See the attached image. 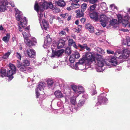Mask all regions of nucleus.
<instances>
[{
  "label": "nucleus",
  "mask_w": 130,
  "mask_h": 130,
  "mask_svg": "<svg viewBox=\"0 0 130 130\" xmlns=\"http://www.w3.org/2000/svg\"><path fill=\"white\" fill-rule=\"evenodd\" d=\"M92 63L95 66V68L97 72H101L104 70L105 68L104 66L105 62L103 56L97 54L96 56V58Z\"/></svg>",
  "instance_id": "nucleus-1"
},
{
  "label": "nucleus",
  "mask_w": 130,
  "mask_h": 130,
  "mask_svg": "<svg viewBox=\"0 0 130 130\" xmlns=\"http://www.w3.org/2000/svg\"><path fill=\"white\" fill-rule=\"evenodd\" d=\"M16 11L15 17L18 21H20L18 23V26L19 30L20 31H22L23 28L26 27L27 25V20L26 18L24 17L22 18V12L19 11L18 9H15Z\"/></svg>",
  "instance_id": "nucleus-2"
},
{
  "label": "nucleus",
  "mask_w": 130,
  "mask_h": 130,
  "mask_svg": "<svg viewBox=\"0 0 130 130\" xmlns=\"http://www.w3.org/2000/svg\"><path fill=\"white\" fill-rule=\"evenodd\" d=\"M39 1V0H36L34 5L35 10L38 12L39 10L41 11H43L44 9L47 8L48 7L52 9L54 7L51 2H49L47 3L45 0H41L39 5L38 3Z\"/></svg>",
  "instance_id": "nucleus-3"
},
{
  "label": "nucleus",
  "mask_w": 130,
  "mask_h": 130,
  "mask_svg": "<svg viewBox=\"0 0 130 130\" xmlns=\"http://www.w3.org/2000/svg\"><path fill=\"white\" fill-rule=\"evenodd\" d=\"M17 67L19 68L21 71L25 72L27 70V67L29 66L30 64L29 61L26 59L24 60L22 64L21 63L20 61L17 60Z\"/></svg>",
  "instance_id": "nucleus-4"
},
{
  "label": "nucleus",
  "mask_w": 130,
  "mask_h": 130,
  "mask_svg": "<svg viewBox=\"0 0 130 130\" xmlns=\"http://www.w3.org/2000/svg\"><path fill=\"white\" fill-rule=\"evenodd\" d=\"M10 69L6 73V76L8 77V81H11L13 78V75L16 72V68L15 67L13 64H9Z\"/></svg>",
  "instance_id": "nucleus-5"
},
{
  "label": "nucleus",
  "mask_w": 130,
  "mask_h": 130,
  "mask_svg": "<svg viewBox=\"0 0 130 130\" xmlns=\"http://www.w3.org/2000/svg\"><path fill=\"white\" fill-rule=\"evenodd\" d=\"M45 86L46 84L44 83H40L38 87L35 89L36 95L37 98H38L40 95H43L44 93L43 91Z\"/></svg>",
  "instance_id": "nucleus-6"
},
{
  "label": "nucleus",
  "mask_w": 130,
  "mask_h": 130,
  "mask_svg": "<svg viewBox=\"0 0 130 130\" xmlns=\"http://www.w3.org/2000/svg\"><path fill=\"white\" fill-rule=\"evenodd\" d=\"M71 87L74 91V95H76L77 96H78L79 94L83 93L85 92L84 88L82 86L73 85L71 86Z\"/></svg>",
  "instance_id": "nucleus-7"
},
{
  "label": "nucleus",
  "mask_w": 130,
  "mask_h": 130,
  "mask_svg": "<svg viewBox=\"0 0 130 130\" xmlns=\"http://www.w3.org/2000/svg\"><path fill=\"white\" fill-rule=\"evenodd\" d=\"M94 52H88L86 53L85 57L86 60L88 62L90 61L93 63L96 58Z\"/></svg>",
  "instance_id": "nucleus-8"
},
{
  "label": "nucleus",
  "mask_w": 130,
  "mask_h": 130,
  "mask_svg": "<svg viewBox=\"0 0 130 130\" xmlns=\"http://www.w3.org/2000/svg\"><path fill=\"white\" fill-rule=\"evenodd\" d=\"M43 35L44 36V38H46L44 41L43 47L44 48H47L50 45L52 39L50 37V35L46 34V32H44Z\"/></svg>",
  "instance_id": "nucleus-9"
},
{
  "label": "nucleus",
  "mask_w": 130,
  "mask_h": 130,
  "mask_svg": "<svg viewBox=\"0 0 130 130\" xmlns=\"http://www.w3.org/2000/svg\"><path fill=\"white\" fill-rule=\"evenodd\" d=\"M119 22L120 23L122 22L124 27H126L128 23V20L129 19L127 14L123 17L121 14H118L117 15Z\"/></svg>",
  "instance_id": "nucleus-10"
},
{
  "label": "nucleus",
  "mask_w": 130,
  "mask_h": 130,
  "mask_svg": "<svg viewBox=\"0 0 130 130\" xmlns=\"http://www.w3.org/2000/svg\"><path fill=\"white\" fill-rule=\"evenodd\" d=\"M103 95V94H102L99 96L98 98V101L96 103V106L104 104L108 101L107 99Z\"/></svg>",
  "instance_id": "nucleus-11"
},
{
  "label": "nucleus",
  "mask_w": 130,
  "mask_h": 130,
  "mask_svg": "<svg viewBox=\"0 0 130 130\" xmlns=\"http://www.w3.org/2000/svg\"><path fill=\"white\" fill-rule=\"evenodd\" d=\"M8 4L7 0H0V12H4L6 10Z\"/></svg>",
  "instance_id": "nucleus-12"
},
{
  "label": "nucleus",
  "mask_w": 130,
  "mask_h": 130,
  "mask_svg": "<svg viewBox=\"0 0 130 130\" xmlns=\"http://www.w3.org/2000/svg\"><path fill=\"white\" fill-rule=\"evenodd\" d=\"M52 53L51 57H53L61 56L64 51V50L63 49L54 51L53 47H52Z\"/></svg>",
  "instance_id": "nucleus-13"
},
{
  "label": "nucleus",
  "mask_w": 130,
  "mask_h": 130,
  "mask_svg": "<svg viewBox=\"0 0 130 130\" xmlns=\"http://www.w3.org/2000/svg\"><path fill=\"white\" fill-rule=\"evenodd\" d=\"M29 28L28 27L26 28L25 31L22 33L23 36L24 38V40L25 43L27 42L29 40V38L30 36V34L29 32Z\"/></svg>",
  "instance_id": "nucleus-14"
},
{
  "label": "nucleus",
  "mask_w": 130,
  "mask_h": 130,
  "mask_svg": "<svg viewBox=\"0 0 130 130\" xmlns=\"http://www.w3.org/2000/svg\"><path fill=\"white\" fill-rule=\"evenodd\" d=\"M65 44V41L62 39L59 40L57 43H53L52 45V47H57L59 49L62 48Z\"/></svg>",
  "instance_id": "nucleus-15"
},
{
  "label": "nucleus",
  "mask_w": 130,
  "mask_h": 130,
  "mask_svg": "<svg viewBox=\"0 0 130 130\" xmlns=\"http://www.w3.org/2000/svg\"><path fill=\"white\" fill-rule=\"evenodd\" d=\"M39 23L42 29H44L46 30L49 27L48 23L45 20H43L42 21Z\"/></svg>",
  "instance_id": "nucleus-16"
},
{
  "label": "nucleus",
  "mask_w": 130,
  "mask_h": 130,
  "mask_svg": "<svg viewBox=\"0 0 130 130\" xmlns=\"http://www.w3.org/2000/svg\"><path fill=\"white\" fill-rule=\"evenodd\" d=\"M89 16L91 18L93 19L95 21H97L99 20V14L96 12H94L92 13H90Z\"/></svg>",
  "instance_id": "nucleus-17"
},
{
  "label": "nucleus",
  "mask_w": 130,
  "mask_h": 130,
  "mask_svg": "<svg viewBox=\"0 0 130 130\" xmlns=\"http://www.w3.org/2000/svg\"><path fill=\"white\" fill-rule=\"evenodd\" d=\"M26 44L29 47L32 45H36L37 44V41L36 39L34 37H33L32 38L31 40L29 39L27 42L26 43Z\"/></svg>",
  "instance_id": "nucleus-18"
},
{
  "label": "nucleus",
  "mask_w": 130,
  "mask_h": 130,
  "mask_svg": "<svg viewBox=\"0 0 130 130\" xmlns=\"http://www.w3.org/2000/svg\"><path fill=\"white\" fill-rule=\"evenodd\" d=\"M28 56L30 57H32L36 54L35 51L33 50L28 48L26 51Z\"/></svg>",
  "instance_id": "nucleus-19"
},
{
  "label": "nucleus",
  "mask_w": 130,
  "mask_h": 130,
  "mask_svg": "<svg viewBox=\"0 0 130 130\" xmlns=\"http://www.w3.org/2000/svg\"><path fill=\"white\" fill-rule=\"evenodd\" d=\"M129 51L126 49H124L122 55V58L124 59H126L129 56Z\"/></svg>",
  "instance_id": "nucleus-20"
},
{
  "label": "nucleus",
  "mask_w": 130,
  "mask_h": 130,
  "mask_svg": "<svg viewBox=\"0 0 130 130\" xmlns=\"http://www.w3.org/2000/svg\"><path fill=\"white\" fill-rule=\"evenodd\" d=\"M109 62L111 63V64L114 66H116L117 64V62L116 58L114 57H111L109 58Z\"/></svg>",
  "instance_id": "nucleus-21"
},
{
  "label": "nucleus",
  "mask_w": 130,
  "mask_h": 130,
  "mask_svg": "<svg viewBox=\"0 0 130 130\" xmlns=\"http://www.w3.org/2000/svg\"><path fill=\"white\" fill-rule=\"evenodd\" d=\"M75 12L76 13L77 18H80L83 17L84 15V10H81L80 9H78L77 10H76Z\"/></svg>",
  "instance_id": "nucleus-22"
},
{
  "label": "nucleus",
  "mask_w": 130,
  "mask_h": 130,
  "mask_svg": "<svg viewBox=\"0 0 130 130\" xmlns=\"http://www.w3.org/2000/svg\"><path fill=\"white\" fill-rule=\"evenodd\" d=\"M48 86L49 88H51L53 86L55 81L51 78L48 79L46 81Z\"/></svg>",
  "instance_id": "nucleus-23"
},
{
  "label": "nucleus",
  "mask_w": 130,
  "mask_h": 130,
  "mask_svg": "<svg viewBox=\"0 0 130 130\" xmlns=\"http://www.w3.org/2000/svg\"><path fill=\"white\" fill-rule=\"evenodd\" d=\"M43 11H41L40 10L38 11V12H37L38 14L39 20V23H40L43 20H44V16L43 15V13L42 12Z\"/></svg>",
  "instance_id": "nucleus-24"
},
{
  "label": "nucleus",
  "mask_w": 130,
  "mask_h": 130,
  "mask_svg": "<svg viewBox=\"0 0 130 130\" xmlns=\"http://www.w3.org/2000/svg\"><path fill=\"white\" fill-rule=\"evenodd\" d=\"M86 28L91 32H93L94 31V28L90 24H87L85 26Z\"/></svg>",
  "instance_id": "nucleus-25"
},
{
  "label": "nucleus",
  "mask_w": 130,
  "mask_h": 130,
  "mask_svg": "<svg viewBox=\"0 0 130 130\" xmlns=\"http://www.w3.org/2000/svg\"><path fill=\"white\" fill-rule=\"evenodd\" d=\"M54 94L58 98H61L63 97V94L60 90L56 91L54 92Z\"/></svg>",
  "instance_id": "nucleus-26"
},
{
  "label": "nucleus",
  "mask_w": 130,
  "mask_h": 130,
  "mask_svg": "<svg viewBox=\"0 0 130 130\" xmlns=\"http://www.w3.org/2000/svg\"><path fill=\"white\" fill-rule=\"evenodd\" d=\"M109 18L106 15L102 14L99 17V20L100 21H109Z\"/></svg>",
  "instance_id": "nucleus-27"
},
{
  "label": "nucleus",
  "mask_w": 130,
  "mask_h": 130,
  "mask_svg": "<svg viewBox=\"0 0 130 130\" xmlns=\"http://www.w3.org/2000/svg\"><path fill=\"white\" fill-rule=\"evenodd\" d=\"M56 3L57 5L60 7H63L65 5L63 0H56Z\"/></svg>",
  "instance_id": "nucleus-28"
},
{
  "label": "nucleus",
  "mask_w": 130,
  "mask_h": 130,
  "mask_svg": "<svg viewBox=\"0 0 130 130\" xmlns=\"http://www.w3.org/2000/svg\"><path fill=\"white\" fill-rule=\"evenodd\" d=\"M121 51L120 50L117 51L115 53V56L118 58L121 59L122 58V55L121 54Z\"/></svg>",
  "instance_id": "nucleus-29"
},
{
  "label": "nucleus",
  "mask_w": 130,
  "mask_h": 130,
  "mask_svg": "<svg viewBox=\"0 0 130 130\" xmlns=\"http://www.w3.org/2000/svg\"><path fill=\"white\" fill-rule=\"evenodd\" d=\"M10 38V34L9 33H7L6 34V36L4 37L3 39V40L6 43H7L9 41Z\"/></svg>",
  "instance_id": "nucleus-30"
},
{
  "label": "nucleus",
  "mask_w": 130,
  "mask_h": 130,
  "mask_svg": "<svg viewBox=\"0 0 130 130\" xmlns=\"http://www.w3.org/2000/svg\"><path fill=\"white\" fill-rule=\"evenodd\" d=\"M68 42L69 46H72L76 48H77V46L76 45L75 42L73 41V39H69L68 40Z\"/></svg>",
  "instance_id": "nucleus-31"
},
{
  "label": "nucleus",
  "mask_w": 130,
  "mask_h": 130,
  "mask_svg": "<svg viewBox=\"0 0 130 130\" xmlns=\"http://www.w3.org/2000/svg\"><path fill=\"white\" fill-rule=\"evenodd\" d=\"M95 86L93 85L92 87L90 88V92L92 95H94L97 93L96 90H95Z\"/></svg>",
  "instance_id": "nucleus-32"
},
{
  "label": "nucleus",
  "mask_w": 130,
  "mask_h": 130,
  "mask_svg": "<svg viewBox=\"0 0 130 130\" xmlns=\"http://www.w3.org/2000/svg\"><path fill=\"white\" fill-rule=\"evenodd\" d=\"M6 70L2 68L0 70V75L2 77L6 76Z\"/></svg>",
  "instance_id": "nucleus-33"
},
{
  "label": "nucleus",
  "mask_w": 130,
  "mask_h": 130,
  "mask_svg": "<svg viewBox=\"0 0 130 130\" xmlns=\"http://www.w3.org/2000/svg\"><path fill=\"white\" fill-rule=\"evenodd\" d=\"M77 96L76 95H74L70 99V102L73 105H75L76 103V97Z\"/></svg>",
  "instance_id": "nucleus-34"
},
{
  "label": "nucleus",
  "mask_w": 130,
  "mask_h": 130,
  "mask_svg": "<svg viewBox=\"0 0 130 130\" xmlns=\"http://www.w3.org/2000/svg\"><path fill=\"white\" fill-rule=\"evenodd\" d=\"M11 53V50H9L3 55L2 58L4 59H7L8 58L9 56Z\"/></svg>",
  "instance_id": "nucleus-35"
},
{
  "label": "nucleus",
  "mask_w": 130,
  "mask_h": 130,
  "mask_svg": "<svg viewBox=\"0 0 130 130\" xmlns=\"http://www.w3.org/2000/svg\"><path fill=\"white\" fill-rule=\"evenodd\" d=\"M96 51L98 52L99 53L102 55H104L105 53V52L104 50L100 48H96Z\"/></svg>",
  "instance_id": "nucleus-36"
},
{
  "label": "nucleus",
  "mask_w": 130,
  "mask_h": 130,
  "mask_svg": "<svg viewBox=\"0 0 130 130\" xmlns=\"http://www.w3.org/2000/svg\"><path fill=\"white\" fill-rule=\"evenodd\" d=\"M71 67L72 69H75L76 70H78L79 69V63L77 62L76 63L74 66L71 64Z\"/></svg>",
  "instance_id": "nucleus-37"
},
{
  "label": "nucleus",
  "mask_w": 130,
  "mask_h": 130,
  "mask_svg": "<svg viewBox=\"0 0 130 130\" xmlns=\"http://www.w3.org/2000/svg\"><path fill=\"white\" fill-rule=\"evenodd\" d=\"M75 57L74 55H72L69 57V61L71 63H74L75 60Z\"/></svg>",
  "instance_id": "nucleus-38"
},
{
  "label": "nucleus",
  "mask_w": 130,
  "mask_h": 130,
  "mask_svg": "<svg viewBox=\"0 0 130 130\" xmlns=\"http://www.w3.org/2000/svg\"><path fill=\"white\" fill-rule=\"evenodd\" d=\"M85 68H88V67L87 68L86 66H84L83 64H79V69L82 70H84V71H86V70L83 69Z\"/></svg>",
  "instance_id": "nucleus-39"
},
{
  "label": "nucleus",
  "mask_w": 130,
  "mask_h": 130,
  "mask_svg": "<svg viewBox=\"0 0 130 130\" xmlns=\"http://www.w3.org/2000/svg\"><path fill=\"white\" fill-rule=\"evenodd\" d=\"M85 101L84 100H80L79 101L78 104V106H83L85 104Z\"/></svg>",
  "instance_id": "nucleus-40"
},
{
  "label": "nucleus",
  "mask_w": 130,
  "mask_h": 130,
  "mask_svg": "<svg viewBox=\"0 0 130 130\" xmlns=\"http://www.w3.org/2000/svg\"><path fill=\"white\" fill-rule=\"evenodd\" d=\"M101 6L103 10H106L107 9L106 4L105 3L103 2L101 3Z\"/></svg>",
  "instance_id": "nucleus-41"
},
{
  "label": "nucleus",
  "mask_w": 130,
  "mask_h": 130,
  "mask_svg": "<svg viewBox=\"0 0 130 130\" xmlns=\"http://www.w3.org/2000/svg\"><path fill=\"white\" fill-rule=\"evenodd\" d=\"M117 21L116 19H113L110 21V24L111 25H114L117 23Z\"/></svg>",
  "instance_id": "nucleus-42"
},
{
  "label": "nucleus",
  "mask_w": 130,
  "mask_h": 130,
  "mask_svg": "<svg viewBox=\"0 0 130 130\" xmlns=\"http://www.w3.org/2000/svg\"><path fill=\"white\" fill-rule=\"evenodd\" d=\"M110 7L111 8L112 10L115 11L116 10H117V8L113 4L110 5Z\"/></svg>",
  "instance_id": "nucleus-43"
},
{
  "label": "nucleus",
  "mask_w": 130,
  "mask_h": 130,
  "mask_svg": "<svg viewBox=\"0 0 130 130\" xmlns=\"http://www.w3.org/2000/svg\"><path fill=\"white\" fill-rule=\"evenodd\" d=\"M52 10L53 12L55 13L58 12L60 11V10L57 7H54L52 9Z\"/></svg>",
  "instance_id": "nucleus-44"
},
{
  "label": "nucleus",
  "mask_w": 130,
  "mask_h": 130,
  "mask_svg": "<svg viewBox=\"0 0 130 130\" xmlns=\"http://www.w3.org/2000/svg\"><path fill=\"white\" fill-rule=\"evenodd\" d=\"M85 60H86V59H85V58H82L81 59H80L79 62H77L78 63H79V64H83L85 61Z\"/></svg>",
  "instance_id": "nucleus-45"
},
{
  "label": "nucleus",
  "mask_w": 130,
  "mask_h": 130,
  "mask_svg": "<svg viewBox=\"0 0 130 130\" xmlns=\"http://www.w3.org/2000/svg\"><path fill=\"white\" fill-rule=\"evenodd\" d=\"M57 106L60 108H61L63 106V103L61 101L57 102Z\"/></svg>",
  "instance_id": "nucleus-46"
},
{
  "label": "nucleus",
  "mask_w": 130,
  "mask_h": 130,
  "mask_svg": "<svg viewBox=\"0 0 130 130\" xmlns=\"http://www.w3.org/2000/svg\"><path fill=\"white\" fill-rule=\"evenodd\" d=\"M87 6V5L86 3L83 4L81 6V7L82 8L81 10H84V12L86 9Z\"/></svg>",
  "instance_id": "nucleus-47"
},
{
  "label": "nucleus",
  "mask_w": 130,
  "mask_h": 130,
  "mask_svg": "<svg viewBox=\"0 0 130 130\" xmlns=\"http://www.w3.org/2000/svg\"><path fill=\"white\" fill-rule=\"evenodd\" d=\"M96 4H94L91 6L90 7V9L91 11H93L94 10L96 7Z\"/></svg>",
  "instance_id": "nucleus-48"
},
{
  "label": "nucleus",
  "mask_w": 130,
  "mask_h": 130,
  "mask_svg": "<svg viewBox=\"0 0 130 130\" xmlns=\"http://www.w3.org/2000/svg\"><path fill=\"white\" fill-rule=\"evenodd\" d=\"M65 53L68 54H70L71 53L70 48L69 47H67L66 48L65 51Z\"/></svg>",
  "instance_id": "nucleus-49"
},
{
  "label": "nucleus",
  "mask_w": 130,
  "mask_h": 130,
  "mask_svg": "<svg viewBox=\"0 0 130 130\" xmlns=\"http://www.w3.org/2000/svg\"><path fill=\"white\" fill-rule=\"evenodd\" d=\"M100 22H101V24L102 25L103 27H104L106 26L107 23L108 22V21H100Z\"/></svg>",
  "instance_id": "nucleus-50"
},
{
  "label": "nucleus",
  "mask_w": 130,
  "mask_h": 130,
  "mask_svg": "<svg viewBox=\"0 0 130 130\" xmlns=\"http://www.w3.org/2000/svg\"><path fill=\"white\" fill-rule=\"evenodd\" d=\"M74 55V57L76 59H77L79 58L80 55L78 52H75Z\"/></svg>",
  "instance_id": "nucleus-51"
},
{
  "label": "nucleus",
  "mask_w": 130,
  "mask_h": 130,
  "mask_svg": "<svg viewBox=\"0 0 130 130\" xmlns=\"http://www.w3.org/2000/svg\"><path fill=\"white\" fill-rule=\"evenodd\" d=\"M16 56L18 59L21 60V54L18 52L16 53Z\"/></svg>",
  "instance_id": "nucleus-52"
},
{
  "label": "nucleus",
  "mask_w": 130,
  "mask_h": 130,
  "mask_svg": "<svg viewBox=\"0 0 130 130\" xmlns=\"http://www.w3.org/2000/svg\"><path fill=\"white\" fill-rule=\"evenodd\" d=\"M106 52L108 54H113L114 53V52L113 51L110 50H107Z\"/></svg>",
  "instance_id": "nucleus-53"
},
{
  "label": "nucleus",
  "mask_w": 130,
  "mask_h": 130,
  "mask_svg": "<svg viewBox=\"0 0 130 130\" xmlns=\"http://www.w3.org/2000/svg\"><path fill=\"white\" fill-rule=\"evenodd\" d=\"M60 16L64 18H67L68 16V14L67 13L62 14L60 15Z\"/></svg>",
  "instance_id": "nucleus-54"
},
{
  "label": "nucleus",
  "mask_w": 130,
  "mask_h": 130,
  "mask_svg": "<svg viewBox=\"0 0 130 130\" xmlns=\"http://www.w3.org/2000/svg\"><path fill=\"white\" fill-rule=\"evenodd\" d=\"M66 34V33L65 30H62L59 33V35L60 36H63L65 35Z\"/></svg>",
  "instance_id": "nucleus-55"
},
{
  "label": "nucleus",
  "mask_w": 130,
  "mask_h": 130,
  "mask_svg": "<svg viewBox=\"0 0 130 130\" xmlns=\"http://www.w3.org/2000/svg\"><path fill=\"white\" fill-rule=\"evenodd\" d=\"M98 0H89V1L90 3L94 4L96 3Z\"/></svg>",
  "instance_id": "nucleus-56"
},
{
  "label": "nucleus",
  "mask_w": 130,
  "mask_h": 130,
  "mask_svg": "<svg viewBox=\"0 0 130 130\" xmlns=\"http://www.w3.org/2000/svg\"><path fill=\"white\" fill-rule=\"evenodd\" d=\"M72 4L74 5H73V9L76 8H77L79 7L80 6V5L78 4Z\"/></svg>",
  "instance_id": "nucleus-57"
},
{
  "label": "nucleus",
  "mask_w": 130,
  "mask_h": 130,
  "mask_svg": "<svg viewBox=\"0 0 130 130\" xmlns=\"http://www.w3.org/2000/svg\"><path fill=\"white\" fill-rule=\"evenodd\" d=\"M86 49L87 51H91V49L89 47L87 46V45L86 44H84V48Z\"/></svg>",
  "instance_id": "nucleus-58"
},
{
  "label": "nucleus",
  "mask_w": 130,
  "mask_h": 130,
  "mask_svg": "<svg viewBox=\"0 0 130 130\" xmlns=\"http://www.w3.org/2000/svg\"><path fill=\"white\" fill-rule=\"evenodd\" d=\"M73 5H74L72 4L70 7L67 8V10L69 11L72 10L73 9Z\"/></svg>",
  "instance_id": "nucleus-59"
},
{
  "label": "nucleus",
  "mask_w": 130,
  "mask_h": 130,
  "mask_svg": "<svg viewBox=\"0 0 130 130\" xmlns=\"http://www.w3.org/2000/svg\"><path fill=\"white\" fill-rule=\"evenodd\" d=\"M127 45L128 46H130V38L127 39Z\"/></svg>",
  "instance_id": "nucleus-60"
},
{
  "label": "nucleus",
  "mask_w": 130,
  "mask_h": 130,
  "mask_svg": "<svg viewBox=\"0 0 130 130\" xmlns=\"http://www.w3.org/2000/svg\"><path fill=\"white\" fill-rule=\"evenodd\" d=\"M12 40L13 42H14V41H17V37L15 35L12 37Z\"/></svg>",
  "instance_id": "nucleus-61"
},
{
  "label": "nucleus",
  "mask_w": 130,
  "mask_h": 130,
  "mask_svg": "<svg viewBox=\"0 0 130 130\" xmlns=\"http://www.w3.org/2000/svg\"><path fill=\"white\" fill-rule=\"evenodd\" d=\"M77 46L80 47L82 49H84V44L83 45L80 44H78V46Z\"/></svg>",
  "instance_id": "nucleus-62"
},
{
  "label": "nucleus",
  "mask_w": 130,
  "mask_h": 130,
  "mask_svg": "<svg viewBox=\"0 0 130 130\" xmlns=\"http://www.w3.org/2000/svg\"><path fill=\"white\" fill-rule=\"evenodd\" d=\"M10 4L12 7H14L15 6L14 2L12 1L10 2Z\"/></svg>",
  "instance_id": "nucleus-63"
},
{
  "label": "nucleus",
  "mask_w": 130,
  "mask_h": 130,
  "mask_svg": "<svg viewBox=\"0 0 130 130\" xmlns=\"http://www.w3.org/2000/svg\"><path fill=\"white\" fill-rule=\"evenodd\" d=\"M73 30L76 32H78L80 31V29L77 28H74L73 29Z\"/></svg>",
  "instance_id": "nucleus-64"
}]
</instances>
